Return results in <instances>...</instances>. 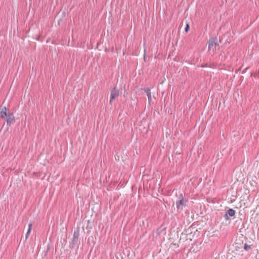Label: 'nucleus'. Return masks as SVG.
<instances>
[{
	"instance_id": "nucleus-1",
	"label": "nucleus",
	"mask_w": 259,
	"mask_h": 259,
	"mask_svg": "<svg viewBox=\"0 0 259 259\" xmlns=\"http://www.w3.org/2000/svg\"><path fill=\"white\" fill-rule=\"evenodd\" d=\"M119 95V91L116 88L113 89L111 91L110 103L112 104L113 100Z\"/></svg>"
},
{
	"instance_id": "nucleus-2",
	"label": "nucleus",
	"mask_w": 259,
	"mask_h": 259,
	"mask_svg": "<svg viewBox=\"0 0 259 259\" xmlns=\"http://www.w3.org/2000/svg\"><path fill=\"white\" fill-rule=\"evenodd\" d=\"M235 213L236 212L234 209L230 208L226 211L224 217L226 220H229L230 219L229 217H233L235 215Z\"/></svg>"
},
{
	"instance_id": "nucleus-3",
	"label": "nucleus",
	"mask_w": 259,
	"mask_h": 259,
	"mask_svg": "<svg viewBox=\"0 0 259 259\" xmlns=\"http://www.w3.org/2000/svg\"><path fill=\"white\" fill-rule=\"evenodd\" d=\"M219 45L218 39L217 38H211L208 42V49H210L214 46Z\"/></svg>"
},
{
	"instance_id": "nucleus-4",
	"label": "nucleus",
	"mask_w": 259,
	"mask_h": 259,
	"mask_svg": "<svg viewBox=\"0 0 259 259\" xmlns=\"http://www.w3.org/2000/svg\"><path fill=\"white\" fill-rule=\"evenodd\" d=\"M79 235V231L78 230L76 231H75L74 232V234H73V239L72 240V243L73 245H75L77 242V241L78 240Z\"/></svg>"
},
{
	"instance_id": "nucleus-5",
	"label": "nucleus",
	"mask_w": 259,
	"mask_h": 259,
	"mask_svg": "<svg viewBox=\"0 0 259 259\" xmlns=\"http://www.w3.org/2000/svg\"><path fill=\"white\" fill-rule=\"evenodd\" d=\"M6 117V121L8 124L10 125L14 122L15 118L12 114L9 113Z\"/></svg>"
},
{
	"instance_id": "nucleus-6",
	"label": "nucleus",
	"mask_w": 259,
	"mask_h": 259,
	"mask_svg": "<svg viewBox=\"0 0 259 259\" xmlns=\"http://www.w3.org/2000/svg\"><path fill=\"white\" fill-rule=\"evenodd\" d=\"M184 206H185V204L183 198L176 202V206L178 209H182Z\"/></svg>"
},
{
	"instance_id": "nucleus-7",
	"label": "nucleus",
	"mask_w": 259,
	"mask_h": 259,
	"mask_svg": "<svg viewBox=\"0 0 259 259\" xmlns=\"http://www.w3.org/2000/svg\"><path fill=\"white\" fill-rule=\"evenodd\" d=\"M7 115L8 114L7 113V108L4 107L2 109L0 112V116L1 118H3L6 117Z\"/></svg>"
},
{
	"instance_id": "nucleus-8",
	"label": "nucleus",
	"mask_w": 259,
	"mask_h": 259,
	"mask_svg": "<svg viewBox=\"0 0 259 259\" xmlns=\"http://www.w3.org/2000/svg\"><path fill=\"white\" fill-rule=\"evenodd\" d=\"M144 92L146 93V95L148 98L149 102L150 103L151 102V95L150 90L148 89H144Z\"/></svg>"
},
{
	"instance_id": "nucleus-9",
	"label": "nucleus",
	"mask_w": 259,
	"mask_h": 259,
	"mask_svg": "<svg viewBox=\"0 0 259 259\" xmlns=\"http://www.w3.org/2000/svg\"><path fill=\"white\" fill-rule=\"evenodd\" d=\"M32 226V224H29V228L28 229V231L27 232V233H26V236H25L26 239H27L28 238V237L29 236V235L31 231Z\"/></svg>"
},
{
	"instance_id": "nucleus-10",
	"label": "nucleus",
	"mask_w": 259,
	"mask_h": 259,
	"mask_svg": "<svg viewBox=\"0 0 259 259\" xmlns=\"http://www.w3.org/2000/svg\"><path fill=\"white\" fill-rule=\"evenodd\" d=\"M244 248L246 250H248L250 249H251V246L250 245H248L246 244H245Z\"/></svg>"
},
{
	"instance_id": "nucleus-11",
	"label": "nucleus",
	"mask_w": 259,
	"mask_h": 259,
	"mask_svg": "<svg viewBox=\"0 0 259 259\" xmlns=\"http://www.w3.org/2000/svg\"><path fill=\"white\" fill-rule=\"evenodd\" d=\"M189 29V24H187L186 27H185V31L188 32V30Z\"/></svg>"
},
{
	"instance_id": "nucleus-12",
	"label": "nucleus",
	"mask_w": 259,
	"mask_h": 259,
	"mask_svg": "<svg viewBox=\"0 0 259 259\" xmlns=\"http://www.w3.org/2000/svg\"><path fill=\"white\" fill-rule=\"evenodd\" d=\"M145 52H146V50L145 49L144 50V59L145 61V60H146V53H145Z\"/></svg>"
}]
</instances>
